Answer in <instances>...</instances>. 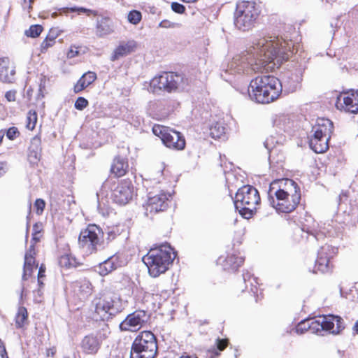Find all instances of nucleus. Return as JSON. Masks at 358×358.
I'll return each mask as SVG.
<instances>
[{
	"label": "nucleus",
	"mask_w": 358,
	"mask_h": 358,
	"mask_svg": "<svg viewBox=\"0 0 358 358\" xmlns=\"http://www.w3.org/2000/svg\"><path fill=\"white\" fill-rule=\"evenodd\" d=\"M294 50L295 44L292 40L282 37L263 38L249 50L234 57L228 71L230 73L251 74L268 71L275 66L278 68L292 57Z\"/></svg>",
	"instance_id": "nucleus-1"
},
{
	"label": "nucleus",
	"mask_w": 358,
	"mask_h": 358,
	"mask_svg": "<svg viewBox=\"0 0 358 358\" xmlns=\"http://www.w3.org/2000/svg\"><path fill=\"white\" fill-rule=\"evenodd\" d=\"M303 71L304 67L296 64L294 69L285 73L281 80L270 75L257 76L250 83L248 95L257 103L272 102L279 97L282 89L287 93L295 92L300 87Z\"/></svg>",
	"instance_id": "nucleus-2"
},
{
	"label": "nucleus",
	"mask_w": 358,
	"mask_h": 358,
	"mask_svg": "<svg viewBox=\"0 0 358 358\" xmlns=\"http://www.w3.org/2000/svg\"><path fill=\"white\" fill-rule=\"evenodd\" d=\"M301 200V191L298 184L292 179L282 178L273 180L268 191V201L277 212H292Z\"/></svg>",
	"instance_id": "nucleus-3"
},
{
	"label": "nucleus",
	"mask_w": 358,
	"mask_h": 358,
	"mask_svg": "<svg viewBox=\"0 0 358 358\" xmlns=\"http://www.w3.org/2000/svg\"><path fill=\"white\" fill-rule=\"evenodd\" d=\"M175 257L173 248L169 245H162L151 248L142 260L147 266L149 274L157 278L169 269Z\"/></svg>",
	"instance_id": "nucleus-4"
},
{
	"label": "nucleus",
	"mask_w": 358,
	"mask_h": 358,
	"mask_svg": "<svg viewBox=\"0 0 358 358\" xmlns=\"http://www.w3.org/2000/svg\"><path fill=\"white\" fill-rule=\"evenodd\" d=\"M259 15L260 10L255 2H238L234 15V26L241 31H249L255 27Z\"/></svg>",
	"instance_id": "nucleus-5"
},
{
	"label": "nucleus",
	"mask_w": 358,
	"mask_h": 358,
	"mask_svg": "<svg viewBox=\"0 0 358 358\" xmlns=\"http://www.w3.org/2000/svg\"><path fill=\"white\" fill-rule=\"evenodd\" d=\"M103 235L104 233L101 227L96 224H89L79 234V247L88 255L101 251L107 246Z\"/></svg>",
	"instance_id": "nucleus-6"
},
{
	"label": "nucleus",
	"mask_w": 358,
	"mask_h": 358,
	"mask_svg": "<svg viewBox=\"0 0 358 358\" xmlns=\"http://www.w3.org/2000/svg\"><path fill=\"white\" fill-rule=\"evenodd\" d=\"M157 350V341L155 334L150 331H143L133 341L130 358H155Z\"/></svg>",
	"instance_id": "nucleus-7"
},
{
	"label": "nucleus",
	"mask_w": 358,
	"mask_h": 358,
	"mask_svg": "<svg viewBox=\"0 0 358 358\" xmlns=\"http://www.w3.org/2000/svg\"><path fill=\"white\" fill-rule=\"evenodd\" d=\"M345 329L343 318L337 315H329L320 317L317 320H310V332L323 335L322 332L328 331L334 334H340Z\"/></svg>",
	"instance_id": "nucleus-8"
},
{
	"label": "nucleus",
	"mask_w": 358,
	"mask_h": 358,
	"mask_svg": "<svg viewBox=\"0 0 358 358\" xmlns=\"http://www.w3.org/2000/svg\"><path fill=\"white\" fill-rule=\"evenodd\" d=\"M182 75L173 72H164L150 81V86L153 93L161 91L171 93L176 91L182 82Z\"/></svg>",
	"instance_id": "nucleus-9"
},
{
	"label": "nucleus",
	"mask_w": 358,
	"mask_h": 358,
	"mask_svg": "<svg viewBox=\"0 0 358 358\" xmlns=\"http://www.w3.org/2000/svg\"><path fill=\"white\" fill-rule=\"evenodd\" d=\"M95 313L103 320H108L122 311L120 300L110 295H102L92 301Z\"/></svg>",
	"instance_id": "nucleus-10"
},
{
	"label": "nucleus",
	"mask_w": 358,
	"mask_h": 358,
	"mask_svg": "<svg viewBox=\"0 0 358 358\" xmlns=\"http://www.w3.org/2000/svg\"><path fill=\"white\" fill-rule=\"evenodd\" d=\"M149 320L146 311L136 310L129 314L119 325L121 331H136L141 329Z\"/></svg>",
	"instance_id": "nucleus-11"
},
{
	"label": "nucleus",
	"mask_w": 358,
	"mask_h": 358,
	"mask_svg": "<svg viewBox=\"0 0 358 358\" xmlns=\"http://www.w3.org/2000/svg\"><path fill=\"white\" fill-rule=\"evenodd\" d=\"M260 196L257 189L252 185H243L236 194L234 206L248 205L255 206L259 203Z\"/></svg>",
	"instance_id": "nucleus-12"
},
{
	"label": "nucleus",
	"mask_w": 358,
	"mask_h": 358,
	"mask_svg": "<svg viewBox=\"0 0 358 358\" xmlns=\"http://www.w3.org/2000/svg\"><path fill=\"white\" fill-rule=\"evenodd\" d=\"M133 185L131 180H122L113 190L111 197L119 205H125L133 196Z\"/></svg>",
	"instance_id": "nucleus-13"
},
{
	"label": "nucleus",
	"mask_w": 358,
	"mask_h": 358,
	"mask_svg": "<svg viewBox=\"0 0 358 358\" xmlns=\"http://www.w3.org/2000/svg\"><path fill=\"white\" fill-rule=\"evenodd\" d=\"M338 104L345 110L350 113H358V90H349L343 91L337 98L336 106Z\"/></svg>",
	"instance_id": "nucleus-14"
},
{
	"label": "nucleus",
	"mask_w": 358,
	"mask_h": 358,
	"mask_svg": "<svg viewBox=\"0 0 358 358\" xmlns=\"http://www.w3.org/2000/svg\"><path fill=\"white\" fill-rule=\"evenodd\" d=\"M335 254V248L331 245H324L320 248L317 252V259L315 261V270L313 273L320 271L327 273L330 271V259Z\"/></svg>",
	"instance_id": "nucleus-15"
},
{
	"label": "nucleus",
	"mask_w": 358,
	"mask_h": 358,
	"mask_svg": "<svg viewBox=\"0 0 358 358\" xmlns=\"http://www.w3.org/2000/svg\"><path fill=\"white\" fill-rule=\"evenodd\" d=\"M103 338L101 333H91L81 340L80 347L82 352L85 355H96L102 345Z\"/></svg>",
	"instance_id": "nucleus-16"
},
{
	"label": "nucleus",
	"mask_w": 358,
	"mask_h": 358,
	"mask_svg": "<svg viewBox=\"0 0 358 358\" xmlns=\"http://www.w3.org/2000/svg\"><path fill=\"white\" fill-rule=\"evenodd\" d=\"M170 194L162 192L159 194L152 196L150 192L148 195V201L146 203V210L150 213H158L164 211L168 208V198Z\"/></svg>",
	"instance_id": "nucleus-17"
},
{
	"label": "nucleus",
	"mask_w": 358,
	"mask_h": 358,
	"mask_svg": "<svg viewBox=\"0 0 358 358\" xmlns=\"http://www.w3.org/2000/svg\"><path fill=\"white\" fill-rule=\"evenodd\" d=\"M163 144L169 148L181 150L185 147V140L183 135L173 129H170L165 136Z\"/></svg>",
	"instance_id": "nucleus-18"
},
{
	"label": "nucleus",
	"mask_w": 358,
	"mask_h": 358,
	"mask_svg": "<svg viewBox=\"0 0 358 358\" xmlns=\"http://www.w3.org/2000/svg\"><path fill=\"white\" fill-rule=\"evenodd\" d=\"M137 47V43L134 40H129L127 42H121L114 50L110 57V60L114 62L120 57L127 56L134 52Z\"/></svg>",
	"instance_id": "nucleus-19"
},
{
	"label": "nucleus",
	"mask_w": 358,
	"mask_h": 358,
	"mask_svg": "<svg viewBox=\"0 0 358 358\" xmlns=\"http://www.w3.org/2000/svg\"><path fill=\"white\" fill-rule=\"evenodd\" d=\"M334 131L333 122L327 118H318L312 127L313 136H331Z\"/></svg>",
	"instance_id": "nucleus-20"
},
{
	"label": "nucleus",
	"mask_w": 358,
	"mask_h": 358,
	"mask_svg": "<svg viewBox=\"0 0 358 358\" xmlns=\"http://www.w3.org/2000/svg\"><path fill=\"white\" fill-rule=\"evenodd\" d=\"M120 266L118 257L113 255L101 262L96 266V271L100 275L106 276L117 269Z\"/></svg>",
	"instance_id": "nucleus-21"
},
{
	"label": "nucleus",
	"mask_w": 358,
	"mask_h": 358,
	"mask_svg": "<svg viewBox=\"0 0 358 358\" xmlns=\"http://www.w3.org/2000/svg\"><path fill=\"white\" fill-rule=\"evenodd\" d=\"M129 170L128 159L126 157L117 155L111 164L110 172L115 177L120 178L126 174Z\"/></svg>",
	"instance_id": "nucleus-22"
},
{
	"label": "nucleus",
	"mask_w": 358,
	"mask_h": 358,
	"mask_svg": "<svg viewBox=\"0 0 358 358\" xmlns=\"http://www.w3.org/2000/svg\"><path fill=\"white\" fill-rule=\"evenodd\" d=\"M15 71L14 67L10 66L8 57L0 59V80L4 83H12L15 80Z\"/></svg>",
	"instance_id": "nucleus-23"
},
{
	"label": "nucleus",
	"mask_w": 358,
	"mask_h": 358,
	"mask_svg": "<svg viewBox=\"0 0 358 358\" xmlns=\"http://www.w3.org/2000/svg\"><path fill=\"white\" fill-rule=\"evenodd\" d=\"M331 136H312L309 140V146L315 153H324L329 149V141Z\"/></svg>",
	"instance_id": "nucleus-24"
},
{
	"label": "nucleus",
	"mask_w": 358,
	"mask_h": 358,
	"mask_svg": "<svg viewBox=\"0 0 358 358\" xmlns=\"http://www.w3.org/2000/svg\"><path fill=\"white\" fill-rule=\"evenodd\" d=\"M113 32V24L108 17H103L96 20V35L98 37H103Z\"/></svg>",
	"instance_id": "nucleus-25"
},
{
	"label": "nucleus",
	"mask_w": 358,
	"mask_h": 358,
	"mask_svg": "<svg viewBox=\"0 0 358 358\" xmlns=\"http://www.w3.org/2000/svg\"><path fill=\"white\" fill-rule=\"evenodd\" d=\"M96 79V74L94 72L89 71L83 74L74 85V92L79 93Z\"/></svg>",
	"instance_id": "nucleus-26"
},
{
	"label": "nucleus",
	"mask_w": 358,
	"mask_h": 358,
	"mask_svg": "<svg viewBox=\"0 0 358 358\" xmlns=\"http://www.w3.org/2000/svg\"><path fill=\"white\" fill-rule=\"evenodd\" d=\"M244 257L236 255H229L224 260V269L228 271L235 272L243 264Z\"/></svg>",
	"instance_id": "nucleus-27"
},
{
	"label": "nucleus",
	"mask_w": 358,
	"mask_h": 358,
	"mask_svg": "<svg viewBox=\"0 0 358 358\" xmlns=\"http://www.w3.org/2000/svg\"><path fill=\"white\" fill-rule=\"evenodd\" d=\"M226 129L223 122H216L209 127L210 136L213 138H221L224 136Z\"/></svg>",
	"instance_id": "nucleus-28"
},
{
	"label": "nucleus",
	"mask_w": 358,
	"mask_h": 358,
	"mask_svg": "<svg viewBox=\"0 0 358 358\" xmlns=\"http://www.w3.org/2000/svg\"><path fill=\"white\" fill-rule=\"evenodd\" d=\"M27 319L28 313L27 308L24 306L19 307L15 318L16 328H22L27 322Z\"/></svg>",
	"instance_id": "nucleus-29"
},
{
	"label": "nucleus",
	"mask_w": 358,
	"mask_h": 358,
	"mask_svg": "<svg viewBox=\"0 0 358 358\" xmlns=\"http://www.w3.org/2000/svg\"><path fill=\"white\" fill-rule=\"evenodd\" d=\"M35 265V257H24V262L23 267V274L22 277V281H25L28 279V277L31 275Z\"/></svg>",
	"instance_id": "nucleus-30"
},
{
	"label": "nucleus",
	"mask_w": 358,
	"mask_h": 358,
	"mask_svg": "<svg viewBox=\"0 0 358 358\" xmlns=\"http://www.w3.org/2000/svg\"><path fill=\"white\" fill-rule=\"evenodd\" d=\"M243 279L245 284V288L248 289L249 283L250 285V291L253 293H255L257 290V278H255L252 274L247 271L243 272Z\"/></svg>",
	"instance_id": "nucleus-31"
},
{
	"label": "nucleus",
	"mask_w": 358,
	"mask_h": 358,
	"mask_svg": "<svg viewBox=\"0 0 358 358\" xmlns=\"http://www.w3.org/2000/svg\"><path fill=\"white\" fill-rule=\"evenodd\" d=\"M59 264L60 266L66 268L76 267L78 265L76 259L70 254L62 255L59 259Z\"/></svg>",
	"instance_id": "nucleus-32"
},
{
	"label": "nucleus",
	"mask_w": 358,
	"mask_h": 358,
	"mask_svg": "<svg viewBox=\"0 0 358 358\" xmlns=\"http://www.w3.org/2000/svg\"><path fill=\"white\" fill-rule=\"evenodd\" d=\"M235 208L237 210H238L239 213L242 215V217L245 219H250V217H252L256 211V206H250L248 205H237L235 206Z\"/></svg>",
	"instance_id": "nucleus-33"
},
{
	"label": "nucleus",
	"mask_w": 358,
	"mask_h": 358,
	"mask_svg": "<svg viewBox=\"0 0 358 358\" xmlns=\"http://www.w3.org/2000/svg\"><path fill=\"white\" fill-rule=\"evenodd\" d=\"M122 231L118 226H113L108 227L106 229V243L108 245L110 241L115 240L118 236L121 234Z\"/></svg>",
	"instance_id": "nucleus-34"
},
{
	"label": "nucleus",
	"mask_w": 358,
	"mask_h": 358,
	"mask_svg": "<svg viewBox=\"0 0 358 358\" xmlns=\"http://www.w3.org/2000/svg\"><path fill=\"white\" fill-rule=\"evenodd\" d=\"M169 131V128L159 124H155L152 127L153 134L159 137L162 142L164 141L165 136L168 134Z\"/></svg>",
	"instance_id": "nucleus-35"
},
{
	"label": "nucleus",
	"mask_w": 358,
	"mask_h": 358,
	"mask_svg": "<svg viewBox=\"0 0 358 358\" xmlns=\"http://www.w3.org/2000/svg\"><path fill=\"white\" fill-rule=\"evenodd\" d=\"M79 292L83 293V296L85 297L91 294L92 284L87 280H83L79 282Z\"/></svg>",
	"instance_id": "nucleus-36"
},
{
	"label": "nucleus",
	"mask_w": 358,
	"mask_h": 358,
	"mask_svg": "<svg viewBox=\"0 0 358 358\" xmlns=\"http://www.w3.org/2000/svg\"><path fill=\"white\" fill-rule=\"evenodd\" d=\"M43 28L40 24L30 26L29 29L25 31V35L28 37L36 38L42 32Z\"/></svg>",
	"instance_id": "nucleus-37"
},
{
	"label": "nucleus",
	"mask_w": 358,
	"mask_h": 358,
	"mask_svg": "<svg viewBox=\"0 0 358 358\" xmlns=\"http://www.w3.org/2000/svg\"><path fill=\"white\" fill-rule=\"evenodd\" d=\"M27 127L33 130L37 122V113L35 110H31L27 113Z\"/></svg>",
	"instance_id": "nucleus-38"
},
{
	"label": "nucleus",
	"mask_w": 358,
	"mask_h": 358,
	"mask_svg": "<svg viewBox=\"0 0 358 358\" xmlns=\"http://www.w3.org/2000/svg\"><path fill=\"white\" fill-rule=\"evenodd\" d=\"M127 18L130 23L137 24L141 20V13L138 10H133L129 13Z\"/></svg>",
	"instance_id": "nucleus-39"
},
{
	"label": "nucleus",
	"mask_w": 358,
	"mask_h": 358,
	"mask_svg": "<svg viewBox=\"0 0 358 358\" xmlns=\"http://www.w3.org/2000/svg\"><path fill=\"white\" fill-rule=\"evenodd\" d=\"M306 331H310V320H303L296 327V332L298 334H303Z\"/></svg>",
	"instance_id": "nucleus-40"
},
{
	"label": "nucleus",
	"mask_w": 358,
	"mask_h": 358,
	"mask_svg": "<svg viewBox=\"0 0 358 358\" xmlns=\"http://www.w3.org/2000/svg\"><path fill=\"white\" fill-rule=\"evenodd\" d=\"M275 143H278V141H275V138L273 136H270L267 138L264 142V146L268 150L269 152V157H272L273 153L274 152V149L275 148Z\"/></svg>",
	"instance_id": "nucleus-41"
},
{
	"label": "nucleus",
	"mask_w": 358,
	"mask_h": 358,
	"mask_svg": "<svg viewBox=\"0 0 358 358\" xmlns=\"http://www.w3.org/2000/svg\"><path fill=\"white\" fill-rule=\"evenodd\" d=\"M41 152L28 149V160L31 164H36L40 160Z\"/></svg>",
	"instance_id": "nucleus-42"
},
{
	"label": "nucleus",
	"mask_w": 358,
	"mask_h": 358,
	"mask_svg": "<svg viewBox=\"0 0 358 358\" xmlns=\"http://www.w3.org/2000/svg\"><path fill=\"white\" fill-rule=\"evenodd\" d=\"M29 149L41 152V140L38 136H35L31 138Z\"/></svg>",
	"instance_id": "nucleus-43"
},
{
	"label": "nucleus",
	"mask_w": 358,
	"mask_h": 358,
	"mask_svg": "<svg viewBox=\"0 0 358 358\" xmlns=\"http://www.w3.org/2000/svg\"><path fill=\"white\" fill-rule=\"evenodd\" d=\"M181 26L180 23L173 22L168 20H164L159 24V27L165 29H176L181 27Z\"/></svg>",
	"instance_id": "nucleus-44"
},
{
	"label": "nucleus",
	"mask_w": 358,
	"mask_h": 358,
	"mask_svg": "<svg viewBox=\"0 0 358 358\" xmlns=\"http://www.w3.org/2000/svg\"><path fill=\"white\" fill-rule=\"evenodd\" d=\"M88 104L89 102L85 98L80 96L76 99L74 106L77 110H83L88 106Z\"/></svg>",
	"instance_id": "nucleus-45"
},
{
	"label": "nucleus",
	"mask_w": 358,
	"mask_h": 358,
	"mask_svg": "<svg viewBox=\"0 0 358 358\" xmlns=\"http://www.w3.org/2000/svg\"><path fill=\"white\" fill-rule=\"evenodd\" d=\"M71 10L72 12L78 11V13H85L87 15H93L94 16H97L98 15V11L94 10L87 9V8H83V7H80V8L74 7V8H71Z\"/></svg>",
	"instance_id": "nucleus-46"
},
{
	"label": "nucleus",
	"mask_w": 358,
	"mask_h": 358,
	"mask_svg": "<svg viewBox=\"0 0 358 358\" xmlns=\"http://www.w3.org/2000/svg\"><path fill=\"white\" fill-rule=\"evenodd\" d=\"M34 206L36 208V213L38 215H41L43 212V210L45 206V203L43 199H37L35 201Z\"/></svg>",
	"instance_id": "nucleus-47"
},
{
	"label": "nucleus",
	"mask_w": 358,
	"mask_h": 358,
	"mask_svg": "<svg viewBox=\"0 0 358 358\" xmlns=\"http://www.w3.org/2000/svg\"><path fill=\"white\" fill-rule=\"evenodd\" d=\"M19 134L17 128L15 127L9 128L6 131V136L10 140H14Z\"/></svg>",
	"instance_id": "nucleus-48"
},
{
	"label": "nucleus",
	"mask_w": 358,
	"mask_h": 358,
	"mask_svg": "<svg viewBox=\"0 0 358 358\" xmlns=\"http://www.w3.org/2000/svg\"><path fill=\"white\" fill-rule=\"evenodd\" d=\"M171 9L176 13L182 14L185 11V7L178 2H173L171 3Z\"/></svg>",
	"instance_id": "nucleus-49"
},
{
	"label": "nucleus",
	"mask_w": 358,
	"mask_h": 358,
	"mask_svg": "<svg viewBox=\"0 0 358 358\" xmlns=\"http://www.w3.org/2000/svg\"><path fill=\"white\" fill-rule=\"evenodd\" d=\"M41 229L40 227L38 225V223H35L33 226V234H32V238L31 242L37 243L39 241L40 238L38 237V234L40 233Z\"/></svg>",
	"instance_id": "nucleus-50"
},
{
	"label": "nucleus",
	"mask_w": 358,
	"mask_h": 358,
	"mask_svg": "<svg viewBox=\"0 0 358 358\" xmlns=\"http://www.w3.org/2000/svg\"><path fill=\"white\" fill-rule=\"evenodd\" d=\"M59 34V31L57 28H52L49 31V33L47 35V38L49 41L55 43V39Z\"/></svg>",
	"instance_id": "nucleus-51"
},
{
	"label": "nucleus",
	"mask_w": 358,
	"mask_h": 358,
	"mask_svg": "<svg viewBox=\"0 0 358 358\" xmlns=\"http://www.w3.org/2000/svg\"><path fill=\"white\" fill-rule=\"evenodd\" d=\"M215 344L217 346V349L219 351H222L227 348V346L228 345V340L227 339H220L218 338L216 339Z\"/></svg>",
	"instance_id": "nucleus-52"
},
{
	"label": "nucleus",
	"mask_w": 358,
	"mask_h": 358,
	"mask_svg": "<svg viewBox=\"0 0 358 358\" xmlns=\"http://www.w3.org/2000/svg\"><path fill=\"white\" fill-rule=\"evenodd\" d=\"M54 44H55L54 42L49 41L48 39V38L46 37L44 39V41L41 43V52H43L44 51L47 50L48 48L52 47Z\"/></svg>",
	"instance_id": "nucleus-53"
},
{
	"label": "nucleus",
	"mask_w": 358,
	"mask_h": 358,
	"mask_svg": "<svg viewBox=\"0 0 358 358\" xmlns=\"http://www.w3.org/2000/svg\"><path fill=\"white\" fill-rule=\"evenodd\" d=\"M79 54V51L78 50L77 47L71 46L70 50L67 52V57L68 58H73L76 56H78Z\"/></svg>",
	"instance_id": "nucleus-54"
},
{
	"label": "nucleus",
	"mask_w": 358,
	"mask_h": 358,
	"mask_svg": "<svg viewBox=\"0 0 358 358\" xmlns=\"http://www.w3.org/2000/svg\"><path fill=\"white\" fill-rule=\"evenodd\" d=\"M34 2V0H22V6L24 10H27L28 13L30 12V10L32 8L31 3Z\"/></svg>",
	"instance_id": "nucleus-55"
},
{
	"label": "nucleus",
	"mask_w": 358,
	"mask_h": 358,
	"mask_svg": "<svg viewBox=\"0 0 358 358\" xmlns=\"http://www.w3.org/2000/svg\"><path fill=\"white\" fill-rule=\"evenodd\" d=\"M5 97L8 101H14L15 100V92L8 91L6 93Z\"/></svg>",
	"instance_id": "nucleus-56"
},
{
	"label": "nucleus",
	"mask_w": 358,
	"mask_h": 358,
	"mask_svg": "<svg viewBox=\"0 0 358 358\" xmlns=\"http://www.w3.org/2000/svg\"><path fill=\"white\" fill-rule=\"evenodd\" d=\"M6 166V162H0V176H3L6 172L5 169Z\"/></svg>",
	"instance_id": "nucleus-57"
},
{
	"label": "nucleus",
	"mask_w": 358,
	"mask_h": 358,
	"mask_svg": "<svg viewBox=\"0 0 358 358\" xmlns=\"http://www.w3.org/2000/svg\"><path fill=\"white\" fill-rule=\"evenodd\" d=\"M45 268L41 266L40 268H39V270H38V278H42L43 277L45 276Z\"/></svg>",
	"instance_id": "nucleus-58"
},
{
	"label": "nucleus",
	"mask_w": 358,
	"mask_h": 358,
	"mask_svg": "<svg viewBox=\"0 0 358 358\" xmlns=\"http://www.w3.org/2000/svg\"><path fill=\"white\" fill-rule=\"evenodd\" d=\"M0 350H1L0 355H1V358H6V355H8L6 347L4 346V347L0 348Z\"/></svg>",
	"instance_id": "nucleus-59"
},
{
	"label": "nucleus",
	"mask_w": 358,
	"mask_h": 358,
	"mask_svg": "<svg viewBox=\"0 0 358 358\" xmlns=\"http://www.w3.org/2000/svg\"><path fill=\"white\" fill-rule=\"evenodd\" d=\"M34 255H35V251H32V250H28L26 252L24 257H34Z\"/></svg>",
	"instance_id": "nucleus-60"
},
{
	"label": "nucleus",
	"mask_w": 358,
	"mask_h": 358,
	"mask_svg": "<svg viewBox=\"0 0 358 358\" xmlns=\"http://www.w3.org/2000/svg\"><path fill=\"white\" fill-rule=\"evenodd\" d=\"M180 358H197V357L195 355H189L186 352H185Z\"/></svg>",
	"instance_id": "nucleus-61"
},
{
	"label": "nucleus",
	"mask_w": 358,
	"mask_h": 358,
	"mask_svg": "<svg viewBox=\"0 0 358 358\" xmlns=\"http://www.w3.org/2000/svg\"><path fill=\"white\" fill-rule=\"evenodd\" d=\"M24 292H25V287H24V285L23 283H22L21 292H20V299L21 300L22 299L23 294H24Z\"/></svg>",
	"instance_id": "nucleus-62"
},
{
	"label": "nucleus",
	"mask_w": 358,
	"mask_h": 358,
	"mask_svg": "<svg viewBox=\"0 0 358 358\" xmlns=\"http://www.w3.org/2000/svg\"><path fill=\"white\" fill-rule=\"evenodd\" d=\"M35 243H36L35 242H31V245H30V246H29L28 250H32V251H35Z\"/></svg>",
	"instance_id": "nucleus-63"
},
{
	"label": "nucleus",
	"mask_w": 358,
	"mask_h": 358,
	"mask_svg": "<svg viewBox=\"0 0 358 358\" xmlns=\"http://www.w3.org/2000/svg\"><path fill=\"white\" fill-rule=\"evenodd\" d=\"M353 329L358 334V320L355 324Z\"/></svg>",
	"instance_id": "nucleus-64"
}]
</instances>
